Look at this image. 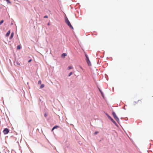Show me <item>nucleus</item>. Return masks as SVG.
I'll return each instance as SVG.
<instances>
[{
    "label": "nucleus",
    "instance_id": "1",
    "mask_svg": "<svg viewBox=\"0 0 153 153\" xmlns=\"http://www.w3.org/2000/svg\"><path fill=\"white\" fill-rule=\"evenodd\" d=\"M65 23L68 25L69 27L72 29H74V28L71 25V24L68 20V19L67 18V17L66 16L65 17Z\"/></svg>",
    "mask_w": 153,
    "mask_h": 153
},
{
    "label": "nucleus",
    "instance_id": "2",
    "mask_svg": "<svg viewBox=\"0 0 153 153\" xmlns=\"http://www.w3.org/2000/svg\"><path fill=\"white\" fill-rule=\"evenodd\" d=\"M107 117L116 126H117V124L116 123V122L113 120V119L108 115L107 114H106Z\"/></svg>",
    "mask_w": 153,
    "mask_h": 153
},
{
    "label": "nucleus",
    "instance_id": "3",
    "mask_svg": "<svg viewBox=\"0 0 153 153\" xmlns=\"http://www.w3.org/2000/svg\"><path fill=\"white\" fill-rule=\"evenodd\" d=\"M112 115L114 119L117 122H118L119 121V119L117 116L116 114L114 112H112Z\"/></svg>",
    "mask_w": 153,
    "mask_h": 153
},
{
    "label": "nucleus",
    "instance_id": "4",
    "mask_svg": "<svg viewBox=\"0 0 153 153\" xmlns=\"http://www.w3.org/2000/svg\"><path fill=\"white\" fill-rule=\"evenodd\" d=\"M3 132L4 134H7L9 133V131L8 128H5L3 130Z\"/></svg>",
    "mask_w": 153,
    "mask_h": 153
},
{
    "label": "nucleus",
    "instance_id": "5",
    "mask_svg": "<svg viewBox=\"0 0 153 153\" xmlns=\"http://www.w3.org/2000/svg\"><path fill=\"white\" fill-rule=\"evenodd\" d=\"M87 63L88 64L89 66L91 65V62L89 60V59H88L86 60Z\"/></svg>",
    "mask_w": 153,
    "mask_h": 153
},
{
    "label": "nucleus",
    "instance_id": "6",
    "mask_svg": "<svg viewBox=\"0 0 153 153\" xmlns=\"http://www.w3.org/2000/svg\"><path fill=\"white\" fill-rule=\"evenodd\" d=\"M67 56V54L66 53H63L61 55V57L62 58H65V57Z\"/></svg>",
    "mask_w": 153,
    "mask_h": 153
},
{
    "label": "nucleus",
    "instance_id": "7",
    "mask_svg": "<svg viewBox=\"0 0 153 153\" xmlns=\"http://www.w3.org/2000/svg\"><path fill=\"white\" fill-rule=\"evenodd\" d=\"M59 126H56L53 127L52 129V131H53L54 129L59 128Z\"/></svg>",
    "mask_w": 153,
    "mask_h": 153
},
{
    "label": "nucleus",
    "instance_id": "8",
    "mask_svg": "<svg viewBox=\"0 0 153 153\" xmlns=\"http://www.w3.org/2000/svg\"><path fill=\"white\" fill-rule=\"evenodd\" d=\"M10 30H9L7 33L6 34V36H8L9 35H10Z\"/></svg>",
    "mask_w": 153,
    "mask_h": 153
},
{
    "label": "nucleus",
    "instance_id": "9",
    "mask_svg": "<svg viewBox=\"0 0 153 153\" xmlns=\"http://www.w3.org/2000/svg\"><path fill=\"white\" fill-rule=\"evenodd\" d=\"M14 35V33L13 32L11 33L10 36V39H11L13 38V36Z\"/></svg>",
    "mask_w": 153,
    "mask_h": 153
},
{
    "label": "nucleus",
    "instance_id": "10",
    "mask_svg": "<svg viewBox=\"0 0 153 153\" xmlns=\"http://www.w3.org/2000/svg\"><path fill=\"white\" fill-rule=\"evenodd\" d=\"M21 48V46L19 45L17 47V49H20Z\"/></svg>",
    "mask_w": 153,
    "mask_h": 153
},
{
    "label": "nucleus",
    "instance_id": "11",
    "mask_svg": "<svg viewBox=\"0 0 153 153\" xmlns=\"http://www.w3.org/2000/svg\"><path fill=\"white\" fill-rule=\"evenodd\" d=\"M44 87V85L43 84H42L41 85L40 87L41 88H43Z\"/></svg>",
    "mask_w": 153,
    "mask_h": 153
},
{
    "label": "nucleus",
    "instance_id": "12",
    "mask_svg": "<svg viewBox=\"0 0 153 153\" xmlns=\"http://www.w3.org/2000/svg\"><path fill=\"white\" fill-rule=\"evenodd\" d=\"M99 90L100 91V92L101 93V94H102V96H103V93L102 92V91H101V90H100L99 88Z\"/></svg>",
    "mask_w": 153,
    "mask_h": 153
},
{
    "label": "nucleus",
    "instance_id": "13",
    "mask_svg": "<svg viewBox=\"0 0 153 153\" xmlns=\"http://www.w3.org/2000/svg\"><path fill=\"white\" fill-rule=\"evenodd\" d=\"M85 57L86 58V60L88 59H89L88 57V56L87 54H85Z\"/></svg>",
    "mask_w": 153,
    "mask_h": 153
},
{
    "label": "nucleus",
    "instance_id": "14",
    "mask_svg": "<svg viewBox=\"0 0 153 153\" xmlns=\"http://www.w3.org/2000/svg\"><path fill=\"white\" fill-rule=\"evenodd\" d=\"M72 67L71 66H68V70H70L71 69H72Z\"/></svg>",
    "mask_w": 153,
    "mask_h": 153
},
{
    "label": "nucleus",
    "instance_id": "15",
    "mask_svg": "<svg viewBox=\"0 0 153 153\" xmlns=\"http://www.w3.org/2000/svg\"><path fill=\"white\" fill-rule=\"evenodd\" d=\"M98 133H99V132H98V131H96L94 132V134L95 135H96V134H97Z\"/></svg>",
    "mask_w": 153,
    "mask_h": 153
},
{
    "label": "nucleus",
    "instance_id": "16",
    "mask_svg": "<svg viewBox=\"0 0 153 153\" xmlns=\"http://www.w3.org/2000/svg\"><path fill=\"white\" fill-rule=\"evenodd\" d=\"M4 22L3 20H2L0 22V25H1L2 23H3Z\"/></svg>",
    "mask_w": 153,
    "mask_h": 153
},
{
    "label": "nucleus",
    "instance_id": "17",
    "mask_svg": "<svg viewBox=\"0 0 153 153\" xmlns=\"http://www.w3.org/2000/svg\"><path fill=\"white\" fill-rule=\"evenodd\" d=\"M73 74V73L72 72H71L68 75V76H71Z\"/></svg>",
    "mask_w": 153,
    "mask_h": 153
},
{
    "label": "nucleus",
    "instance_id": "18",
    "mask_svg": "<svg viewBox=\"0 0 153 153\" xmlns=\"http://www.w3.org/2000/svg\"><path fill=\"white\" fill-rule=\"evenodd\" d=\"M138 102L141 103V100H138L137 101V103Z\"/></svg>",
    "mask_w": 153,
    "mask_h": 153
},
{
    "label": "nucleus",
    "instance_id": "19",
    "mask_svg": "<svg viewBox=\"0 0 153 153\" xmlns=\"http://www.w3.org/2000/svg\"><path fill=\"white\" fill-rule=\"evenodd\" d=\"M6 1H7V2L8 3H10V0H6Z\"/></svg>",
    "mask_w": 153,
    "mask_h": 153
},
{
    "label": "nucleus",
    "instance_id": "20",
    "mask_svg": "<svg viewBox=\"0 0 153 153\" xmlns=\"http://www.w3.org/2000/svg\"><path fill=\"white\" fill-rule=\"evenodd\" d=\"M41 80L39 81L38 82V83L39 84H41Z\"/></svg>",
    "mask_w": 153,
    "mask_h": 153
},
{
    "label": "nucleus",
    "instance_id": "21",
    "mask_svg": "<svg viewBox=\"0 0 153 153\" xmlns=\"http://www.w3.org/2000/svg\"><path fill=\"white\" fill-rule=\"evenodd\" d=\"M47 116V114L46 113H45L44 114V116L46 117Z\"/></svg>",
    "mask_w": 153,
    "mask_h": 153
},
{
    "label": "nucleus",
    "instance_id": "22",
    "mask_svg": "<svg viewBox=\"0 0 153 153\" xmlns=\"http://www.w3.org/2000/svg\"><path fill=\"white\" fill-rule=\"evenodd\" d=\"M32 61V60L31 59L29 60L28 61V62L29 63L30 62Z\"/></svg>",
    "mask_w": 153,
    "mask_h": 153
},
{
    "label": "nucleus",
    "instance_id": "23",
    "mask_svg": "<svg viewBox=\"0 0 153 153\" xmlns=\"http://www.w3.org/2000/svg\"><path fill=\"white\" fill-rule=\"evenodd\" d=\"M44 18H48V17L46 15L44 16Z\"/></svg>",
    "mask_w": 153,
    "mask_h": 153
},
{
    "label": "nucleus",
    "instance_id": "24",
    "mask_svg": "<svg viewBox=\"0 0 153 153\" xmlns=\"http://www.w3.org/2000/svg\"><path fill=\"white\" fill-rule=\"evenodd\" d=\"M48 25H50V24H49V23H48Z\"/></svg>",
    "mask_w": 153,
    "mask_h": 153
},
{
    "label": "nucleus",
    "instance_id": "25",
    "mask_svg": "<svg viewBox=\"0 0 153 153\" xmlns=\"http://www.w3.org/2000/svg\"><path fill=\"white\" fill-rule=\"evenodd\" d=\"M17 65H20L19 63H17Z\"/></svg>",
    "mask_w": 153,
    "mask_h": 153
},
{
    "label": "nucleus",
    "instance_id": "26",
    "mask_svg": "<svg viewBox=\"0 0 153 153\" xmlns=\"http://www.w3.org/2000/svg\"><path fill=\"white\" fill-rule=\"evenodd\" d=\"M81 69H82V68L81 67Z\"/></svg>",
    "mask_w": 153,
    "mask_h": 153
}]
</instances>
